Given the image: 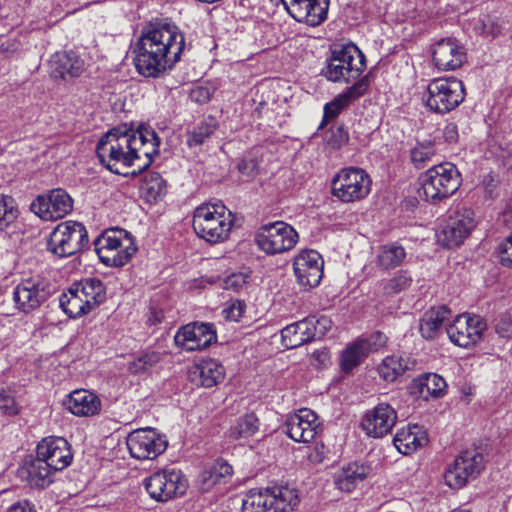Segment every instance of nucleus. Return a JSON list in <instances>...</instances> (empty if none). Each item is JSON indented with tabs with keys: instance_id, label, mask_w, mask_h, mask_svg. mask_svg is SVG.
I'll return each instance as SVG.
<instances>
[{
	"instance_id": "f257e3e1",
	"label": "nucleus",
	"mask_w": 512,
	"mask_h": 512,
	"mask_svg": "<svg viewBox=\"0 0 512 512\" xmlns=\"http://www.w3.org/2000/svg\"><path fill=\"white\" fill-rule=\"evenodd\" d=\"M159 146L160 138L152 128L141 125L133 129L123 124L101 137L96 153L109 171L128 176L146 170L159 154Z\"/></svg>"
},
{
	"instance_id": "f03ea898",
	"label": "nucleus",
	"mask_w": 512,
	"mask_h": 512,
	"mask_svg": "<svg viewBox=\"0 0 512 512\" xmlns=\"http://www.w3.org/2000/svg\"><path fill=\"white\" fill-rule=\"evenodd\" d=\"M185 45L184 34L175 24L147 23L133 46L137 72L152 78L164 75L180 61Z\"/></svg>"
},
{
	"instance_id": "7ed1b4c3",
	"label": "nucleus",
	"mask_w": 512,
	"mask_h": 512,
	"mask_svg": "<svg viewBox=\"0 0 512 512\" xmlns=\"http://www.w3.org/2000/svg\"><path fill=\"white\" fill-rule=\"evenodd\" d=\"M365 68L366 57L354 43L339 44L331 48L321 75L334 83H350L360 80Z\"/></svg>"
},
{
	"instance_id": "20e7f679",
	"label": "nucleus",
	"mask_w": 512,
	"mask_h": 512,
	"mask_svg": "<svg viewBox=\"0 0 512 512\" xmlns=\"http://www.w3.org/2000/svg\"><path fill=\"white\" fill-rule=\"evenodd\" d=\"M232 223V214L223 204L204 203L193 213L195 233L209 243L224 241L231 231Z\"/></svg>"
},
{
	"instance_id": "39448f33",
	"label": "nucleus",
	"mask_w": 512,
	"mask_h": 512,
	"mask_svg": "<svg viewBox=\"0 0 512 512\" xmlns=\"http://www.w3.org/2000/svg\"><path fill=\"white\" fill-rule=\"evenodd\" d=\"M422 190L427 201L438 203L451 197L461 185V175L451 162L433 165L421 177Z\"/></svg>"
},
{
	"instance_id": "423d86ee",
	"label": "nucleus",
	"mask_w": 512,
	"mask_h": 512,
	"mask_svg": "<svg viewBox=\"0 0 512 512\" xmlns=\"http://www.w3.org/2000/svg\"><path fill=\"white\" fill-rule=\"evenodd\" d=\"M94 248L100 261L109 267L125 265L136 252L131 235L119 228L104 231L95 239Z\"/></svg>"
},
{
	"instance_id": "0eeeda50",
	"label": "nucleus",
	"mask_w": 512,
	"mask_h": 512,
	"mask_svg": "<svg viewBox=\"0 0 512 512\" xmlns=\"http://www.w3.org/2000/svg\"><path fill=\"white\" fill-rule=\"evenodd\" d=\"M464 99L463 82L455 77L433 79L424 96L426 108L441 115L456 109Z\"/></svg>"
},
{
	"instance_id": "6e6552de",
	"label": "nucleus",
	"mask_w": 512,
	"mask_h": 512,
	"mask_svg": "<svg viewBox=\"0 0 512 512\" xmlns=\"http://www.w3.org/2000/svg\"><path fill=\"white\" fill-rule=\"evenodd\" d=\"M371 184V178L365 170L352 166L346 167L332 178V195L343 203L359 201L368 196Z\"/></svg>"
},
{
	"instance_id": "1a4fd4ad",
	"label": "nucleus",
	"mask_w": 512,
	"mask_h": 512,
	"mask_svg": "<svg viewBox=\"0 0 512 512\" xmlns=\"http://www.w3.org/2000/svg\"><path fill=\"white\" fill-rule=\"evenodd\" d=\"M331 326L332 322L326 316H308L281 330L282 344L287 349L300 347L324 337Z\"/></svg>"
},
{
	"instance_id": "9d476101",
	"label": "nucleus",
	"mask_w": 512,
	"mask_h": 512,
	"mask_svg": "<svg viewBox=\"0 0 512 512\" xmlns=\"http://www.w3.org/2000/svg\"><path fill=\"white\" fill-rule=\"evenodd\" d=\"M88 243V232L82 223L65 221L53 230L47 246L53 254L68 257L80 252Z\"/></svg>"
},
{
	"instance_id": "9b49d317",
	"label": "nucleus",
	"mask_w": 512,
	"mask_h": 512,
	"mask_svg": "<svg viewBox=\"0 0 512 512\" xmlns=\"http://www.w3.org/2000/svg\"><path fill=\"white\" fill-rule=\"evenodd\" d=\"M299 239L297 231L283 221L262 225L255 233V243L268 255L281 254L295 247Z\"/></svg>"
},
{
	"instance_id": "f8f14e48",
	"label": "nucleus",
	"mask_w": 512,
	"mask_h": 512,
	"mask_svg": "<svg viewBox=\"0 0 512 512\" xmlns=\"http://www.w3.org/2000/svg\"><path fill=\"white\" fill-rule=\"evenodd\" d=\"M52 293L49 280L37 274L21 279L13 289L12 299L15 308L27 314L43 305Z\"/></svg>"
},
{
	"instance_id": "ddd939ff",
	"label": "nucleus",
	"mask_w": 512,
	"mask_h": 512,
	"mask_svg": "<svg viewBox=\"0 0 512 512\" xmlns=\"http://www.w3.org/2000/svg\"><path fill=\"white\" fill-rule=\"evenodd\" d=\"M149 496L157 502H167L185 494L188 481L181 470L170 468L154 472L144 480Z\"/></svg>"
},
{
	"instance_id": "4468645a",
	"label": "nucleus",
	"mask_w": 512,
	"mask_h": 512,
	"mask_svg": "<svg viewBox=\"0 0 512 512\" xmlns=\"http://www.w3.org/2000/svg\"><path fill=\"white\" fill-rule=\"evenodd\" d=\"M483 468V455L476 450H466L446 469L445 483L453 489L462 488L470 479L476 478Z\"/></svg>"
},
{
	"instance_id": "2eb2a0df",
	"label": "nucleus",
	"mask_w": 512,
	"mask_h": 512,
	"mask_svg": "<svg viewBox=\"0 0 512 512\" xmlns=\"http://www.w3.org/2000/svg\"><path fill=\"white\" fill-rule=\"evenodd\" d=\"M126 444L133 458L146 460L161 455L166 450L168 441L155 429L146 427L130 432Z\"/></svg>"
},
{
	"instance_id": "dca6fc26",
	"label": "nucleus",
	"mask_w": 512,
	"mask_h": 512,
	"mask_svg": "<svg viewBox=\"0 0 512 512\" xmlns=\"http://www.w3.org/2000/svg\"><path fill=\"white\" fill-rule=\"evenodd\" d=\"M30 209L44 221H55L72 211L73 199L66 190L55 188L38 195Z\"/></svg>"
},
{
	"instance_id": "f3484780",
	"label": "nucleus",
	"mask_w": 512,
	"mask_h": 512,
	"mask_svg": "<svg viewBox=\"0 0 512 512\" xmlns=\"http://www.w3.org/2000/svg\"><path fill=\"white\" fill-rule=\"evenodd\" d=\"M476 225L474 212L470 208H461L452 212L445 221L439 241L446 248L458 247L470 235Z\"/></svg>"
},
{
	"instance_id": "a211bd4d",
	"label": "nucleus",
	"mask_w": 512,
	"mask_h": 512,
	"mask_svg": "<svg viewBox=\"0 0 512 512\" xmlns=\"http://www.w3.org/2000/svg\"><path fill=\"white\" fill-rule=\"evenodd\" d=\"M486 322L479 315H458L446 328L450 341L463 348L475 345L486 330Z\"/></svg>"
},
{
	"instance_id": "6ab92c4d",
	"label": "nucleus",
	"mask_w": 512,
	"mask_h": 512,
	"mask_svg": "<svg viewBox=\"0 0 512 512\" xmlns=\"http://www.w3.org/2000/svg\"><path fill=\"white\" fill-rule=\"evenodd\" d=\"M217 340L214 325L210 323H190L181 327L174 336L175 344L186 350H202Z\"/></svg>"
},
{
	"instance_id": "aec40b11",
	"label": "nucleus",
	"mask_w": 512,
	"mask_h": 512,
	"mask_svg": "<svg viewBox=\"0 0 512 512\" xmlns=\"http://www.w3.org/2000/svg\"><path fill=\"white\" fill-rule=\"evenodd\" d=\"M323 266L322 256L316 250L307 249L299 252L293 263L298 283L306 289L318 286L323 277Z\"/></svg>"
},
{
	"instance_id": "412c9836",
	"label": "nucleus",
	"mask_w": 512,
	"mask_h": 512,
	"mask_svg": "<svg viewBox=\"0 0 512 512\" xmlns=\"http://www.w3.org/2000/svg\"><path fill=\"white\" fill-rule=\"evenodd\" d=\"M398 419L397 411L390 404L382 402L366 411L361 427L367 436L383 438L389 434Z\"/></svg>"
},
{
	"instance_id": "4be33fe9",
	"label": "nucleus",
	"mask_w": 512,
	"mask_h": 512,
	"mask_svg": "<svg viewBox=\"0 0 512 512\" xmlns=\"http://www.w3.org/2000/svg\"><path fill=\"white\" fill-rule=\"evenodd\" d=\"M287 13L297 22L315 27L327 19L330 0H281Z\"/></svg>"
},
{
	"instance_id": "5701e85b",
	"label": "nucleus",
	"mask_w": 512,
	"mask_h": 512,
	"mask_svg": "<svg viewBox=\"0 0 512 512\" xmlns=\"http://www.w3.org/2000/svg\"><path fill=\"white\" fill-rule=\"evenodd\" d=\"M36 454L56 472L67 468L73 460L71 446L63 437L51 436L42 439L36 447Z\"/></svg>"
},
{
	"instance_id": "b1692460",
	"label": "nucleus",
	"mask_w": 512,
	"mask_h": 512,
	"mask_svg": "<svg viewBox=\"0 0 512 512\" xmlns=\"http://www.w3.org/2000/svg\"><path fill=\"white\" fill-rule=\"evenodd\" d=\"M285 433L294 441L308 443L318 434V416L310 409H300L289 415L284 424Z\"/></svg>"
},
{
	"instance_id": "393cba45",
	"label": "nucleus",
	"mask_w": 512,
	"mask_h": 512,
	"mask_svg": "<svg viewBox=\"0 0 512 512\" xmlns=\"http://www.w3.org/2000/svg\"><path fill=\"white\" fill-rule=\"evenodd\" d=\"M432 59L439 70H455L466 61L465 48L455 38L441 39L434 44Z\"/></svg>"
},
{
	"instance_id": "a878e982",
	"label": "nucleus",
	"mask_w": 512,
	"mask_h": 512,
	"mask_svg": "<svg viewBox=\"0 0 512 512\" xmlns=\"http://www.w3.org/2000/svg\"><path fill=\"white\" fill-rule=\"evenodd\" d=\"M370 86L369 76L365 75L348 87L343 93L339 94L331 102L324 106L323 120L318 129H322L328 122L334 120L338 115L350 105V103L363 96Z\"/></svg>"
},
{
	"instance_id": "bb28decb",
	"label": "nucleus",
	"mask_w": 512,
	"mask_h": 512,
	"mask_svg": "<svg viewBox=\"0 0 512 512\" xmlns=\"http://www.w3.org/2000/svg\"><path fill=\"white\" fill-rule=\"evenodd\" d=\"M56 471L40 455L28 457L18 469L19 477L32 488L44 489L53 482Z\"/></svg>"
},
{
	"instance_id": "cd10ccee",
	"label": "nucleus",
	"mask_w": 512,
	"mask_h": 512,
	"mask_svg": "<svg viewBox=\"0 0 512 512\" xmlns=\"http://www.w3.org/2000/svg\"><path fill=\"white\" fill-rule=\"evenodd\" d=\"M84 70V60L73 51L56 52L49 60V73L55 80L74 79L81 76Z\"/></svg>"
},
{
	"instance_id": "c85d7f7f",
	"label": "nucleus",
	"mask_w": 512,
	"mask_h": 512,
	"mask_svg": "<svg viewBox=\"0 0 512 512\" xmlns=\"http://www.w3.org/2000/svg\"><path fill=\"white\" fill-rule=\"evenodd\" d=\"M191 380L199 386L211 388L221 383L225 378V369L215 359H203L190 370Z\"/></svg>"
},
{
	"instance_id": "c756f323",
	"label": "nucleus",
	"mask_w": 512,
	"mask_h": 512,
	"mask_svg": "<svg viewBox=\"0 0 512 512\" xmlns=\"http://www.w3.org/2000/svg\"><path fill=\"white\" fill-rule=\"evenodd\" d=\"M64 405L76 416L96 415L101 409L98 396L84 389L71 392L64 401Z\"/></svg>"
},
{
	"instance_id": "7c9ffc66",
	"label": "nucleus",
	"mask_w": 512,
	"mask_h": 512,
	"mask_svg": "<svg viewBox=\"0 0 512 512\" xmlns=\"http://www.w3.org/2000/svg\"><path fill=\"white\" fill-rule=\"evenodd\" d=\"M428 442L426 431L423 427L414 424L398 430L393 438L396 449L403 455H409Z\"/></svg>"
},
{
	"instance_id": "2f4dec72",
	"label": "nucleus",
	"mask_w": 512,
	"mask_h": 512,
	"mask_svg": "<svg viewBox=\"0 0 512 512\" xmlns=\"http://www.w3.org/2000/svg\"><path fill=\"white\" fill-rule=\"evenodd\" d=\"M450 309L445 305L431 307L419 320V332L426 340L437 338L444 323L449 319Z\"/></svg>"
},
{
	"instance_id": "473e14b6",
	"label": "nucleus",
	"mask_w": 512,
	"mask_h": 512,
	"mask_svg": "<svg viewBox=\"0 0 512 512\" xmlns=\"http://www.w3.org/2000/svg\"><path fill=\"white\" fill-rule=\"evenodd\" d=\"M370 470L368 465L357 462L349 463L334 476L335 485L339 490L349 493L367 478Z\"/></svg>"
},
{
	"instance_id": "72a5a7b5",
	"label": "nucleus",
	"mask_w": 512,
	"mask_h": 512,
	"mask_svg": "<svg viewBox=\"0 0 512 512\" xmlns=\"http://www.w3.org/2000/svg\"><path fill=\"white\" fill-rule=\"evenodd\" d=\"M84 300L89 301V306L94 309L106 298V290L103 282L98 278H86L73 284Z\"/></svg>"
},
{
	"instance_id": "f704fd0d",
	"label": "nucleus",
	"mask_w": 512,
	"mask_h": 512,
	"mask_svg": "<svg viewBox=\"0 0 512 512\" xmlns=\"http://www.w3.org/2000/svg\"><path fill=\"white\" fill-rule=\"evenodd\" d=\"M271 511L289 512L297 506L298 495L294 489L287 486H275L268 488Z\"/></svg>"
},
{
	"instance_id": "c9c22d12",
	"label": "nucleus",
	"mask_w": 512,
	"mask_h": 512,
	"mask_svg": "<svg viewBox=\"0 0 512 512\" xmlns=\"http://www.w3.org/2000/svg\"><path fill=\"white\" fill-rule=\"evenodd\" d=\"M406 258V251L397 242L381 245L378 249L376 264L384 270L400 266Z\"/></svg>"
},
{
	"instance_id": "e433bc0d",
	"label": "nucleus",
	"mask_w": 512,
	"mask_h": 512,
	"mask_svg": "<svg viewBox=\"0 0 512 512\" xmlns=\"http://www.w3.org/2000/svg\"><path fill=\"white\" fill-rule=\"evenodd\" d=\"M447 387L444 378L436 373H426L414 381V388L424 399L428 397L438 398L442 396Z\"/></svg>"
},
{
	"instance_id": "4c0bfd02",
	"label": "nucleus",
	"mask_w": 512,
	"mask_h": 512,
	"mask_svg": "<svg viewBox=\"0 0 512 512\" xmlns=\"http://www.w3.org/2000/svg\"><path fill=\"white\" fill-rule=\"evenodd\" d=\"M59 305L70 318H77L89 313L92 309L89 306V301L84 300L81 295L74 290V286L63 293L59 298Z\"/></svg>"
},
{
	"instance_id": "58836bf2",
	"label": "nucleus",
	"mask_w": 512,
	"mask_h": 512,
	"mask_svg": "<svg viewBox=\"0 0 512 512\" xmlns=\"http://www.w3.org/2000/svg\"><path fill=\"white\" fill-rule=\"evenodd\" d=\"M414 361L409 357L403 356H388L386 357L379 367L381 377L388 382H393L397 377L405 373V371L412 368Z\"/></svg>"
},
{
	"instance_id": "ea45409f",
	"label": "nucleus",
	"mask_w": 512,
	"mask_h": 512,
	"mask_svg": "<svg viewBox=\"0 0 512 512\" xmlns=\"http://www.w3.org/2000/svg\"><path fill=\"white\" fill-rule=\"evenodd\" d=\"M259 430V419L254 413H247L240 416L229 429V437L238 439H247L255 435Z\"/></svg>"
},
{
	"instance_id": "a19ab883",
	"label": "nucleus",
	"mask_w": 512,
	"mask_h": 512,
	"mask_svg": "<svg viewBox=\"0 0 512 512\" xmlns=\"http://www.w3.org/2000/svg\"><path fill=\"white\" fill-rule=\"evenodd\" d=\"M218 127L215 118L208 117L197 124L192 131L188 132L186 143L188 147H198L206 143V141L214 134Z\"/></svg>"
},
{
	"instance_id": "79ce46f5",
	"label": "nucleus",
	"mask_w": 512,
	"mask_h": 512,
	"mask_svg": "<svg viewBox=\"0 0 512 512\" xmlns=\"http://www.w3.org/2000/svg\"><path fill=\"white\" fill-rule=\"evenodd\" d=\"M141 190L150 201H157L167 193V184L158 172H147L142 180Z\"/></svg>"
},
{
	"instance_id": "37998d69",
	"label": "nucleus",
	"mask_w": 512,
	"mask_h": 512,
	"mask_svg": "<svg viewBox=\"0 0 512 512\" xmlns=\"http://www.w3.org/2000/svg\"><path fill=\"white\" fill-rule=\"evenodd\" d=\"M363 347L364 346L356 340L343 350L340 358V366L345 373L352 371L368 356Z\"/></svg>"
},
{
	"instance_id": "c03bdc74",
	"label": "nucleus",
	"mask_w": 512,
	"mask_h": 512,
	"mask_svg": "<svg viewBox=\"0 0 512 512\" xmlns=\"http://www.w3.org/2000/svg\"><path fill=\"white\" fill-rule=\"evenodd\" d=\"M436 154V148L432 141L419 142L410 151V159L413 165L420 169L431 161L432 157Z\"/></svg>"
},
{
	"instance_id": "a18cd8bd",
	"label": "nucleus",
	"mask_w": 512,
	"mask_h": 512,
	"mask_svg": "<svg viewBox=\"0 0 512 512\" xmlns=\"http://www.w3.org/2000/svg\"><path fill=\"white\" fill-rule=\"evenodd\" d=\"M232 466L223 460L216 461L213 466L203 473L207 487L225 482L232 475Z\"/></svg>"
},
{
	"instance_id": "49530a36",
	"label": "nucleus",
	"mask_w": 512,
	"mask_h": 512,
	"mask_svg": "<svg viewBox=\"0 0 512 512\" xmlns=\"http://www.w3.org/2000/svg\"><path fill=\"white\" fill-rule=\"evenodd\" d=\"M18 217L14 199L11 196L0 194V232H4Z\"/></svg>"
},
{
	"instance_id": "de8ad7c7",
	"label": "nucleus",
	"mask_w": 512,
	"mask_h": 512,
	"mask_svg": "<svg viewBox=\"0 0 512 512\" xmlns=\"http://www.w3.org/2000/svg\"><path fill=\"white\" fill-rule=\"evenodd\" d=\"M412 284V277L407 270L397 271L393 277L383 283V291L387 295L400 293Z\"/></svg>"
},
{
	"instance_id": "09e8293b",
	"label": "nucleus",
	"mask_w": 512,
	"mask_h": 512,
	"mask_svg": "<svg viewBox=\"0 0 512 512\" xmlns=\"http://www.w3.org/2000/svg\"><path fill=\"white\" fill-rule=\"evenodd\" d=\"M161 358L162 354L160 352H145L129 364V371L133 374L146 372L160 362Z\"/></svg>"
},
{
	"instance_id": "8fccbe9b",
	"label": "nucleus",
	"mask_w": 512,
	"mask_h": 512,
	"mask_svg": "<svg viewBox=\"0 0 512 512\" xmlns=\"http://www.w3.org/2000/svg\"><path fill=\"white\" fill-rule=\"evenodd\" d=\"M249 279V272L232 273L223 280V287L226 290L239 292L247 287Z\"/></svg>"
},
{
	"instance_id": "3c124183",
	"label": "nucleus",
	"mask_w": 512,
	"mask_h": 512,
	"mask_svg": "<svg viewBox=\"0 0 512 512\" xmlns=\"http://www.w3.org/2000/svg\"><path fill=\"white\" fill-rule=\"evenodd\" d=\"M358 341L369 354L371 351H377L384 347L387 343V336L381 331H375L368 337L359 338Z\"/></svg>"
},
{
	"instance_id": "603ef678",
	"label": "nucleus",
	"mask_w": 512,
	"mask_h": 512,
	"mask_svg": "<svg viewBox=\"0 0 512 512\" xmlns=\"http://www.w3.org/2000/svg\"><path fill=\"white\" fill-rule=\"evenodd\" d=\"M349 140L348 131L344 125H336L331 127L330 135L327 137V144L333 149H340L347 144Z\"/></svg>"
},
{
	"instance_id": "864d4df0",
	"label": "nucleus",
	"mask_w": 512,
	"mask_h": 512,
	"mask_svg": "<svg viewBox=\"0 0 512 512\" xmlns=\"http://www.w3.org/2000/svg\"><path fill=\"white\" fill-rule=\"evenodd\" d=\"M0 411L4 415L13 416L18 414L19 406L14 395L9 390L0 391Z\"/></svg>"
},
{
	"instance_id": "5fc2aeb1",
	"label": "nucleus",
	"mask_w": 512,
	"mask_h": 512,
	"mask_svg": "<svg viewBox=\"0 0 512 512\" xmlns=\"http://www.w3.org/2000/svg\"><path fill=\"white\" fill-rule=\"evenodd\" d=\"M500 263L512 269V233L498 247Z\"/></svg>"
},
{
	"instance_id": "6e6d98bb",
	"label": "nucleus",
	"mask_w": 512,
	"mask_h": 512,
	"mask_svg": "<svg viewBox=\"0 0 512 512\" xmlns=\"http://www.w3.org/2000/svg\"><path fill=\"white\" fill-rule=\"evenodd\" d=\"M245 303L240 300L231 301V303L224 309L225 318L230 321H239L245 312Z\"/></svg>"
},
{
	"instance_id": "4d7b16f0",
	"label": "nucleus",
	"mask_w": 512,
	"mask_h": 512,
	"mask_svg": "<svg viewBox=\"0 0 512 512\" xmlns=\"http://www.w3.org/2000/svg\"><path fill=\"white\" fill-rule=\"evenodd\" d=\"M239 173L246 177H253L258 173L259 163L255 158H243L237 164Z\"/></svg>"
},
{
	"instance_id": "13d9d810",
	"label": "nucleus",
	"mask_w": 512,
	"mask_h": 512,
	"mask_svg": "<svg viewBox=\"0 0 512 512\" xmlns=\"http://www.w3.org/2000/svg\"><path fill=\"white\" fill-rule=\"evenodd\" d=\"M482 187L486 197L492 199L496 196L498 181L492 174H487L483 177Z\"/></svg>"
},
{
	"instance_id": "bf43d9fd",
	"label": "nucleus",
	"mask_w": 512,
	"mask_h": 512,
	"mask_svg": "<svg viewBox=\"0 0 512 512\" xmlns=\"http://www.w3.org/2000/svg\"><path fill=\"white\" fill-rule=\"evenodd\" d=\"M327 453L328 449L325 447V445L317 443L308 454V459L312 463H321L326 458Z\"/></svg>"
},
{
	"instance_id": "052dcab7",
	"label": "nucleus",
	"mask_w": 512,
	"mask_h": 512,
	"mask_svg": "<svg viewBox=\"0 0 512 512\" xmlns=\"http://www.w3.org/2000/svg\"><path fill=\"white\" fill-rule=\"evenodd\" d=\"M443 138L445 142L449 144H454L458 141V127L455 123L450 122L445 125L443 129Z\"/></svg>"
},
{
	"instance_id": "680f3d73",
	"label": "nucleus",
	"mask_w": 512,
	"mask_h": 512,
	"mask_svg": "<svg viewBox=\"0 0 512 512\" xmlns=\"http://www.w3.org/2000/svg\"><path fill=\"white\" fill-rule=\"evenodd\" d=\"M8 512H36L34 506L27 500L13 504Z\"/></svg>"
},
{
	"instance_id": "e2e57ef3",
	"label": "nucleus",
	"mask_w": 512,
	"mask_h": 512,
	"mask_svg": "<svg viewBox=\"0 0 512 512\" xmlns=\"http://www.w3.org/2000/svg\"><path fill=\"white\" fill-rule=\"evenodd\" d=\"M192 96L195 97L198 102H207L210 100V92L207 88L199 87L192 92Z\"/></svg>"
},
{
	"instance_id": "0e129e2a",
	"label": "nucleus",
	"mask_w": 512,
	"mask_h": 512,
	"mask_svg": "<svg viewBox=\"0 0 512 512\" xmlns=\"http://www.w3.org/2000/svg\"><path fill=\"white\" fill-rule=\"evenodd\" d=\"M499 32H500V28H499L498 25H496L494 23H490V25L488 26V24L483 22V27H482V33L483 34L495 36Z\"/></svg>"
},
{
	"instance_id": "69168bd1",
	"label": "nucleus",
	"mask_w": 512,
	"mask_h": 512,
	"mask_svg": "<svg viewBox=\"0 0 512 512\" xmlns=\"http://www.w3.org/2000/svg\"><path fill=\"white\" fill-rule=\"evenodd\" d=\"M504 217L506 221H512V199L504 212Z\"/></svg>"
},
{
	"instance_id": "338daca9",
	"label": "nucleus",
	"mask_w": 512,
	"mask_h": 512,
	"mask_svg": "<svg viewBox=\"0 0 512 512\" xmlns=\"http://www.w3.org/2000/svg\"><path fill=\"white\" fill-rule=\"evenodd\" d=\"M161 313H158V312H154V318H150L149 320L153 322V324H156V323H160L161 320H162V315H160Z\"/></svg>"
},
{
	"instance_id": "774afa93",
	"label": "nucleus",
	"mask_w": 512,
	"mask_h": 512,
	"mask_svg": "<svg viewBox=\"0 0 512 512\" xmlns=\"http://www.w3.org/2000/svg\"><path fill=\"white\" fill-rule=\"evenodd\" d=\"M317 355H318V356H323V359H325V358L327 357V355H328V354H327V352L322 351V352H317Z\"/></svg>"
}]
</instances>
